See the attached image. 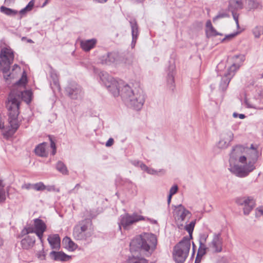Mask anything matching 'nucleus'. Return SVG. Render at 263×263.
<instances>
[{"label":"nucleus","mask_w":263,"mask_h":263,"mask_svg":"<svg viewBox=\"0 0 263 263\" xmlns=\"http://www.w3.org/2000/svg\"><path fill=\"white\" fill-rule=\"evenodd\" d=\"M6 193L4 188L0 190V203L3 202L6 200Z\"/></svg>","instance_id":"ea45409f"},{"label":"nucleus","mask_w":263,"mask_h":263,"mask_svg":"<svg viewBox=\"0 0 263 263\" xmlns=\"http://www.w3.org/2000/svg\"><path fill=\"white\" fill-rule=\"evenodd\" d=\"M242 8V3L241 0H230L229 2V10L234 11L240 9Z\"/></svg>","instance_id":"b1692460"},{"label":"nucleus","mask_w":263,"mask_h":263,"mask_svg":"<svg viewBox=\"0 0 263 263\" xmlns=\"http://www.w3.org/2000/svg\"><path fill=\"white\" fill-rule=\"evenodd\" d=\"M50 76L53 82V85H54V88H57L58 89H60V85L59 83V79L57 74L51 68L50 71Z\"/></svg>","instance_id":"c756f323"},{"label":"nucleus","mask_w":263,"mask_h":263,"mask_svg":"<svg viewBox=\"0 0 263 263\" xmlns=\"http://www.w3.org/2000/svg\"><path fill=\"white\" fill-rule=\"evenodd\" d=\"M172 197V196H171L170 195H168V198H167V204H168V205H170V204L171 203Z\"/></svg>","instance_id":"6e6d98bb"},{"label":"nucleus","mask_w":263,"mask_h":263,"mask_svg":"<svg viewBox=\"0 0 263 263\" xmlns=\"http://www.w3.org/2000/svg\"><path fill=\"white\" fill-rule=\"evenodd\" d=\"M253 33L255 37H259L260 34H263V27H256L253 30Z\"/></svg>","instance_id":"4c0bfd02"},{"label":"nucleus","mask_w":263,"mask_h":263,"mask_svg":"<svg viewBox=\"0 0 263 263\" xmlns=\"http://www.w3.org/2000/svg\"><path fill=\"white\" fill-rule=\"evenodd\" d=\"M140 167H141V168L142 170H144L146 172H147L148 168V167H147L145 164H144V163H141L140 165Z\"/></svg>","instance_id":"603ef678"},{"label":"nucleus","mask_w":263,"mask_h":263,"mask_svg":"<svg viewBox=\"0 0 263 263\" xmlns=\"http://www.w3.org/2000/svg\"><path fill=\"white\" fill-rule=\"evenodd\" d=\"M148 174H151V175H154L157 173V171L153 168H148L147 172Z\"/></svg>","instance_id":"3c124183"},{"label":"nucleus","mask_w":263,"mask_h":263,"mask_svg":"<svg viewBox=\"0 0 263 263\" xmlns=\"http://www.w3.org/2000/svg\"><path fill=\"white\" fill-rule=\"evenodd\" d=\"M26 82V76H23L13 87L6 101V107L8 110V120L13 133H14L19 127L18 116L20 114L19 108L21 100H23L27 104L31 101V91L25 90Z\"/></svg>","instance_id":"7ed1b4c3"},{"label":"nucleus","mask_w":263,"mask_h":263,"mask_svg":"<svg viewBox=\"0 0 263 263\" xmlns=\"http://www.w3.org/2000/svg\"><path fill=\"white\" fill-rule=\"evenodd\" d=\"M207 238L208 235L206 234L200 235L199 238V247L197 254L203 256L205 254L206 251H208V247H206L205 245Z\"/></svg>","instance_id":"a211bd4d"},{"label":"nucleus","mask_w":263,"mask_h":263,"mask_svg":"<svg viewBox=\"0 0 263 263\" xmlns=\"http://www.w3.org/2000/svg\"><path fill=\"white\" fill-rule=\"evenodd\" d=\"M178 190V187L177 185H176V184L174 185L170 190L169 195H170L171 196L174 195L177 192Z\"/></svg>","instance_id":"a19ab883"},{"label":"nucleus","mask_w":263,"mask_h":263,"mask_svg":"<svg viewBox=\"0 0 263 263\" xmlns=\"http://www.w3.org/2000/svg\"><path fill=\"white\" fill-rule=\"evenodd\" d=\"M174 216L175 219L178 225L179 228L181 229L183 227L182 222H184L186 218H189L191 216L190 212L186 209L182 204H179L174 206Z\"/></svg>","instance_id":"0eeeda50"},{"label":"nucleus","mask_w":263,"mask_h":263,"mask_svg":"<svg viewBox=\"0 0 263 263\" xmlns=\"http://www.w3.org/2000/svg\"><path fill=\"white\" fill-rule=\"evenodd\" d=\"M202 256H203L202 255H201L199 254H197V256H196V259L195 260V263H200Z\"/></svg>","instance_id":"8fccbe9b"},{"label":"nucleus","mask_w":263,"mask_h":263,"mask_svg":"<svg viewBox=\"0 0 263 263\" xmlns=\"http://www.w3.org/2000/svg\"><path fill=\"white\" fill-rule=\"evenodd\" d=\"M10 66H0V70L3 73V77L7 82L11 79V74L9 73Z\"/></svg>","instance_id":"c85d7f7f"},{"label":"nucleus","mask_w":263,"mask_h":263,"mask_svg":"<svg viewBox=\"0 0 263 263\" xmlns=\"http://www.w3.org/2000/svg\"><path fill=\"white\" fill-rule=\"evenodd\" d=\"M114 143V139L111 138H109L106 142L105 145L107 147L111 146Z\"/></svg>","instance_id":"de8ad7c7"},{"label":"nucleus","mask_w":263,"mask_h":263,"mask_svg":"<svg viewBox=\"0 0 263 263\" xmlns=\"http://www.w3.org/2000/svg\"><path fill=\"white\" fill-rule=\"evenodd\" d=\"M4 185H3V181H2V180H0V190H1V189L4 188Z\"/></svg>","instance_id":"052dcab7"},{"label":"nucleus","mask_w":263,"mask_h":263,"mask_svg":"<svg viewBox=\"0 0 263 263\" xmlns=\"http://www.w3.org/2000/svg\"><path fill=\"white\" fill-rule=\"evenodd\" d=\"M157 245L156 236L151 233H144L135 237L130 243L132 252L140 251L145 256H149L155 251Z\"/></svg>","instance_id":"20e7f679"},{"label":"nucleus","mask_w":263,"mask_h":263,"mask_svg":"<svg viewBox=\"0 0 263 263\" xmlns=\"http://www.w3.org/2000/svg\"><path fill=\"white\" fill-rule=\"evenodd\" d=\"M126 263H148V261L143 257L136 256L133 255L129 257Z\"/></svg>","instance_id":"cd10ccee"},{"label":"nucleus","mask_w":263,"mask_h":263,"mask_svg":"<svg viewBox=\"0 0 263 263\" xmlns=\"http://www.w3.org/2000/svg\"><path fill=\"white\" fill-rule=\"evenodd\" d=\"M14 57L13 51L11 48H3L0 53V66H10L13 63Z\"/></svg>","instance_id":"9b49d317"},{"label":"nucleus","mask_w":263,"mask_h":263,"mask_svg":"<svg viewBox=\"0 0 263 263\" xmlns=\"http://www.w3.org/2000/svg\"><path fill=\"white\" fill-rule=\"evenodd\" d=\"M257 146L251 144L250 147L236 145L230 155L229 171L236 176L243 178L255 169V164L259 157Z\"/></svg>","instance_id":"f257e3e1"},{"label":"nucleus","mask_w":263,"mask_h":263,"mask_svg":"<svg viewBox=\"0 0 263 263\" xmlns=\"http://www.w3.org/2000/svg\"><path fill=\"white\" fill-rule=\"evenodd\" d=\"M239 115L237 114V113L236 112H234L233 113V116L234 117V118H236Z\"/></svg>","instance_id":"e2e57ef3"},{"label":"nucleus","mask_w":263,"mask_h":263,"mask_svg":"<svg viewBox=\"0 0 263 263\" xmlns=\"http://www.w3.org/2000/svg\"><path fill=\"white\" fill-rule=\"evenodd\" d=\"M238 116L240 119H244L245 118V116L243 114H239Z\"/></svg>","instance_id":"680f3d73"},{"label":"nucleus","mask_w":263,"mask_h":263,"mask_svg":"<svg viewBox=\"0 0 263 263\" xmlns=\"http://www.w3.org/2000/svg\"><path fill=\"white\" fill-rule=\"evenodd\" d=\"M195 224V221H191L189 224H186L184 227L185 230L189 233L190 235V239L192 238V233Z\"/></svg>","instance_id":"473e14b6"},{"label":"nucleus","mask_w":263,"mask_h":263,"mask_svg":"<svg viewBox=\"0 0 263 263\" xmlns=\"http://www.w3.org/2000/svg\"><path fill=\"white\" fill-rule=\"evenodd\" d=\"M238 66L235 64H233L229 69L228 72L222 78L220 84V88L222 90H224L228 87L231 79L234 75V71L238 68Z\"/></svg>","instance_id":"4468645a"},{"label":"nucleus","mask_w":263,"mask_h":263,"mask_svg":"<svg viewBox=\"0 0 263 263\" xmlns=\"http://www.w3.org/2000/svg\"><path fill=\"white\" fill-rule=\"evenodd\" d=\"M100 80L114 97L120 95L121 98L129 107L136 110L140 109L145 102V97L142 91H134L127 84L117 81L108 73L101 71L99 73Z\"/></svg>","instance_id":"f03ea898"},{"label":"nucleus","mask_w":263,"mask_h":263,"mask_svg":"<svg viewBox=\"0 0 263 263\" xmlns=\"http://www.w3.org/2000/svg\"><path fill=\"white\" fill-rule=\"evenodd\" d=\"M46 145V143H43L38 145L34 149L35 154L40 157H46L47 153L45 149Z\"/></svg>","instance_id":"393cba45"},{"label":"nucleus","mask_w":263,"mask_h":263,"mask_svg":"<svg viewBox=\"0 0 263 263\" xmlns=\"http://www.w3.org/2000/svg\"><path fill=\"white\" fill-rule=\"evenodd\" d=\"M50 0H46L44 3L43 4L42 7H45L49 2Z\"/></svg>","instance_id":"13d9d810"},{"label":"nucleus","mask_w":263,"mask_h":263,"mask_svg":"<svg viewBox=\"0 0 263 263\" xmlns=\"http://www.w3.org/2000/svg\"><path fill=\"white\" fill-rule=\"evenodd\" d=\"M46 189L48 191H53L54 190V187L53 186H46Z\"/></svg>","instance_id":"5fc2aeb1"},{"label":"nucleus","mask_w":263,"mask_h":263,"mask_svg":"<svg viewBox=\"0 0 263 263\" xmlns=\"http://www.w3.org/2000/svg\"><path fill=\"white\" fill-rule=\"evenodd\" d=\"M48 241L52 249H59L60 248V238L58 234L50 235L48 237Z\"/></svg>","instance_id":"aec40b11"},{"label":"nucleus","mask_w":263,"mask_h":263,"mask_svg":"<svg viewBox=\"0 0 263 263\" xmlns=\"http://www.w3.org/2000/svg\"><path fill=\"white\" fill-rule=\"evenodd\" d=\"M223 248V239L220 233H214L213 239L208 245V251L213 253L221 252Z\"/></svg>","instance_id":"1a4fd4ad"},{"label":"nucleus","mask_w":263,"mask_h":263,"mask_svg":"<svg viewBox=\"0 0 263 263\" xmlns=\"http://www.w3.org/2000/svg\"><path fill=\"white\" fill-rule=\"evenodd\" d=\"M3 245V240L1 239V238H0V246L2 245Z\"/></svg>","instance_id":"774afa93"},{"label":"nucleus","mask_w":263,"mask_h":263,"mask_svg":"<svg viewBox=\"0 0 263 263\" xmlns=\"http://www.w3.org/2000/svg\"><path fill=\"white\" fill-rule=\"evenodd\" d=\"M57 170L61 173L66 175L68 174V170L66 165L61 161H59L56 165Z\"/></svg>","instance_id":"2f4dec72"},{"label":"nucleus","mask_w":263,"mask_h":263,"mask_svg":"<svg viewBox=\"0 0 263 263\" xmlns=\"http://www.w3.org/2000/svg\"><path fill=\"white\" fill-rule=\"evenodd\" d=\"M212 26V23L210 20L208 21L206 23V29H208L209 28H211Z\"/></svg>","instance_id":"864d4df0"},{"label":"nucleus","mask_w":263,"mask_h":263,"mask_svg":"<svg viewBox=\"0 0 263 263\" xmlns=\"http://www.w3.org/2000/svg\"><path fill=\"white\" fill-rule=\"evenodd\" d=\"M167 85L171 90H173L175 87L174 86V79L173 75V73H169L167 76Z\"/></svg>","instance_id":"72a5a7b5"},{"label":"nucleus","mask_w":263,"mask_h":263,"mask_svg":"<svg viewBox=\"0 0 263 263\" xmlns=\"http://www.w3.org/2000/svg\"><path fill=\"white\" fill-rule=\"evenodd\" d=\"M255 100L245 99V103L248 108H255L257 109H263V105H258L255 103Z\"/></svg>","instance_id":"bb28decb"},{"label":"nucleus","mask_w":263,"mask_h":263,"mask_svg":"<svg viewBox=\"0 0 263 263\" xmlns=\"http://www.w3.org/2000/svg\"><path fill=\"white\" fill-rule=\"evenodd\" d=\"M236 203L243 206V211L245 215H249L255 205V201L252 197H240L235 199Z\"/></svg>","instance_id":"6e6552de"},{"label":"nucleus","mask_w":263,"mask_h":263,"mask_svg":"<svg viewBox=\"0 0 263 263\" xmlns=\"http://www.w3.org/2000/svg\"><path fill=\"white\" fill-rule=\"evenodd\" d=\"M241 61H243L245 60V57L243 55L240 56Z\"/></svg>","instance_id":"69168bd1"},{"label":"nucleus","mask_w":263,"mask_h":263,"mask_svg":"<svg viewBox=\"0 0 263 263\" xmlns=\"http://www.w3.org/2000/svg\"><path fill=\"white\" fill-rule=\"evenodd\" d=\"M228 16H229V15L227 14L226 13H219L218 15H217L215 17L213 18V21L214 22L217 19L223 18V17H227Z\"/></svg>","instance_id":"37998d69"},{"label":"nucleus","mask_w":263,"mask_h":263,"mask_svg":"<svg viewBox=\"0 0 263 263\" xmlns=\"http://www.w3.org/2000/svg\"><path fill=\"white\" fill-rule=\"evenodd\" d=\"M0 12L9 16H14L18 14V11L5 6H2L0 7Z\"/></svg>","instance_id":"a878e982"},{"label":"nucleus","mask_w":263,"mask_h":263,"mask_svg":"<svg viewBox=\"0 0 263 263\" xmlns=\"http://www.w3.org/2000/svg\"><path fill=\"white\" fill-rule=\"evenodd\" d=\"M96 1L98 2V3H104L107 2V0H95Z\"/></svg>","instance_id":"bf43d9fd"},{"label":"nucleus","mask_w":263,"mask_h":263,"mask_svg":"<svg viewBox=\"0 0 263 263\" xmlns=\"http://www.w3.org/2000/svg\"><path fill=\"white\" fill-rule=\"evenodd\" d=\"M238 32H235L233 33H231L230 34L226 35L225 37L222 40V42H228L232 40L234 37H235Z\"/></svg>","instance_id":"58836bf2"},{"label":"nucleus","mask_w":263,"mask_h":263,"mask_svg":"<svg viewBox=\"0 0 263 263\" xmlns=\"http://www.w3.org/2000/svg\"><path fill=\"white\" fill-rule=\"evenodd\" d=\"M256 214L257 215H262L263 216V206H261L258 208L256 209Z\"/></svg>","instance_id":"49530a36"},{"label":"nucleus","mask_w":263,"mask_h":263,"mask_svg":"<svg viewBox=\"0 0 263 263\" xmlns=\"http://www.w3.org/2000/svg\"><path fill=\"white\" fill-rule=\"evenodd\" d=\"M34 3L32 1H31L25 8L21 10L19 12L18 11V13L21 15L20 18H21L22 16L26 13L27 12L30 11L32 9Z\"/></svg>","instance_id":"7c9ffc66"},{"label":"nucleus","mask_w":263,"mask_h":263,"mask_svg":"<svg viewBox=\"0 0 263 263\" xmlns=\"http://www.w3.org/2000/svg\"><path fill=\"white\" fill-rule=\"evenodd\" d=\"M63 244L64 247L70 251H73L75 250L78 246L68 237H65L63 239Z\"/></svg>","instance_id":"5701e85b"},{"label":"nucleus","mask_w":263,"mask_h":263,"mask_svg":"<svg viewBox=\"0 0 263 263\" xmlns=\"http://www.w3.org/2000/svg\"><path fill=\"white\" fill-rule=\"evenodd\" d=\"M141 163H142L140 161H134L133 162V164L136 166L138 165L139 164H141Z\"/></svg>","instance_id":"4d7b16f0"},{"label":"nucleus","mask_w":263,"mask_h":263,"mask_svg":"<svg viewBox=\"0 0 263 263\" xmlns=\"http://www.w3.org/2000/svg\"><path fill=\"white\" fill-rule=\"evenodd\" d=\"M144 219L143 216L134 214L130 215L128 214L122 215L120 222L119 223V229L121 230L122 226L124 229H127L128 226L139 220Z\"/></svg>","instance_id":"f8f14e48"},{"label":"nucleus","mask_w":263,"mask_h":263,"mask_svg":"<svg viewBox=\"0 0 263 263\" xmlns=\"http://www.w3.org/2000/svg\"><path fill=\"white\" fill-rule=\"evenodd\" d=\"M92 222L89 219H84L73 228V236L77 240H86L93 234Z\"/></svg>","instance_id":"39448f33"},{"label":"nucleus","mask_w":263,"mask_h":263,"mask_svg":"<svg viewBox=\"0 0 263 263\" xmlns=\"http://www.w3.org/2000/svg\"><path fill=\"white\" fill-rule=\"evenodd\" d=\"M50 256L55 260L66 261L71 259V256L68 255L63 252L52 251L50 253Z\"/></svg>","instance_id":"f3484780"},{"label":"nucleus","mask_w":263,"mask_h":263,"mask_svg":"<svg viewBox=\"0 0 263 263\" xmlns=\"http://www.w3.org/2000/svg\"><path fill=\"white\" fill-rule=\"evenodd\" d=\"M249 5L250 6V8L252 9L257 8L258 6V3L253 0H249Z\"/></svg>","instance_id":"a18cd8bd"},{"label":"nucleus","mask_w":263,"mask_h":263,"mask_svg":"<svg viewBox=\"0 0 263 263\" xmlns=\"http://www.w3.org/2000/svg\"><path fill=\"white\" fill-rule=\"evenodd\" d=\"M35 233V228L34 227L29 226L27 227H25L23 229V230L21 232L22 236H24L27 235L29 233Z\"/></svg>","instance_id":"c9c22d12"},{"label":"nucleus","mask_w":263,"mask_h":263,"mask_svg":"<svg viewBox=\"0 0 263 263\" xmlns=\"http://www.w3.org/2000/svg\"><path fill=\"white\" fill-rule=\"evenodd\" d=\"M15 68H18L19 69H20V67L17 64L14 65V66H13V70Z\"/></svg>","instance_id":"0e129e2a"},{"label":"nucleus","mask_w":263,"mask_h":263,"mask_svg":"<svg viewBox=\"0 0 263 263\" xmlns=\"http://www.w3.org/2000/svg\"><path fill=\"white\" fill-rule=\"evenodd\" d=\"M206 32L208 37L216 35H222V33L217 32L213 27H211L208 29H206Z\"/></svg>","instance_id":"f704fd0d"},{"label":"nucleus","mask_w":263,"mask_h":263,"mask_svg":"<svg viewBox=\"0 0 263 263\" xmlns=\"http://www.w3.org/2000/svg\"><path fill=\"white\" fill-rule=\"evenodd\" d=\"M120 58L118 53L116 52H108L100 58V62L102 64L110 65L117 64Z\"/></svg>","instance_id":"2eb2a0df"},{"label":"nucleus","mask_w":263,"mask_h":263,"mask_svg":"<svg viewBox=\"0 0 263 263\" xmlns=\"http://www.w3.org/2000/svg\"><path fill=\"white\" fill-rule=\"evenodd\" d=\"M32 184H30V183L24 184V185H22V188L25 189L27 190H29V189L32 188Z\"/></svg>","instance_id":"09e8293b"},{"label":"nucleus","mask_w":263,"mask_h":263,"mask_svg":"<svg viewBox=\"0 0 263 263\" xmlns=\"http://www.w3.org/2000/svg\"><path fill=\"white\" fill-rule=\"evenodd\" d=\"M34 226L35 228V233L39 238L42 241L43 233L46 230V225L45 222L39 218L34 220Z\"/></svg>","instance_id":"dca6fc26"},{"label":"nucleus","mask_w":263,"mask_h":263,"mask_svg":"<svg viewBox=\"0 0 263 263\" xmlns=\"http://www.w3.org/2000/svg\"><path fill=\"white\" fill-rule=\"evenodd\" d=\"M231 12L232 13L233 17L236 22L237 27V28H239V25L238 22V14L237 13L235 12V11H234L233 10H232Z\"/></svg>","instance_id":"79ce46f5"},{"label":"nucleus","mask_w":263,"mask_h":263,"mask_svg":"<svg viewBox=\"0 0 263 263\" xmlns=\"http://www.w3.org/2000/svg\"><path fill=\"white\" fill-rule=\"evenodd\" d=\"M50 146L52 148V151L51 152V154L52 155H54L56 153V145L54 141L50 138Z\"/></svg>","instance_id":"c03bdc74"},{"label":"nucleus","mask_w":263,"mask_h":263,"mask_svg":"<svg viewBox=\"0 0 263 263\" xmlns=\"http://www.w3.org/2000/svg\"><path fill=\"white\" fill-rule=\"evenodd\" d=\"M191 247L190 239L184 237L173 249V258L176 263H184L187 257Z\"/></svg>","instance_id":"423d86ee"},{"label":"nucleus","mask_w":263,"mask_h":263,"mask_svg":"<svg viewBox=\"0 0 263 263\" xmlns=\"http://www.w3.org/2000/svg\"><path fill=\"white\" fill-rule=\"evenodd\" d=\"M32 189L37 191H43L46 190V186H45L43 182H40L35 184H33Z\"/></svg>","instance_id":"e433bc0d"},{"label":"nucleus","mask_w":263,"mask_h":263,"mask_svg":"<svg viewBox=\"0 0 263 263\" xmlns=\"http://www.w3.org/2000/svg\"><path fill=\"white\" fill-rule=\"evenodd\" d=\"M234 135L231 130H224L220 135V139L217 144V146L221 149H224L229 146L233 140Z\"/></svg>","instance_id":"ddd939ff"},{"label":"nucleus","mask_w":263,"mask_h":263,"mask_svg":"<svg viewBox=\"0 0 263 263\" xmlns=\"http://www.w3.org/2000/svg\"><path fill=\"white\" fill-rule=\"evenodd\" d=\"M132 34V45L135 44L139 35L138 26L135 20H131L129 21Z\"/></svg>","instance_id":"412c9836"},{"label":"nucleus","mask_w":263,"mask_h":263,"mask_svg":"<svg viewBox=\"0 0 263 263\" xmlns=\"http://www.w3.org/2000/svg\"><path fill=\"white\" fill-rule=\"evenodd\" d=\"M80 186V185L79 184H77L75 186V189L79 187Z\"/></svg>","instance_id":"338daca9"},{"label":"nucleus","mask_w":263,"mask_h":263,"mask_svg":"<svg viewBox=\"0 0 263 263\" xmlns=\"http://www.w3.org/2000/svg\"><path fill=\"white\" fill-rule=\"evenodd\" d=\"M97 43L95 39L82 41L81 42V47L85 51H88L93 48Z\"/></svg>","instance_id":"4be33fe9"},{"label":"nucleus","mask_w":263,"mask_h":263,"mask_svg":"<svg viewBox=\"0 0 263 263\" xmlns=\"http://www.w3.org/2000/svg\"><path fill=\"white\" fill-rule=\"evenodd\" d=\"M67 95L72 99L81 98L83 95L81 87L76 83H69L65 88Z\"/></svg>","instance_id":"9d476101"},{"label":"nucleus","mask_w":263,"mask_h":263,"mask_svg":"<svg viewBox=\"0 0 263 263\" xmlns=\"http://www.w3.org/2000/svg\"><path fill=\"white\" fill-rule=\"evenodd\" d=\"M35 242V238L34 236H27L21 240V243L24 249L28 250L33 247Z\"/></svg>","instance_id":"6ab92c4d"}]
</instances>
